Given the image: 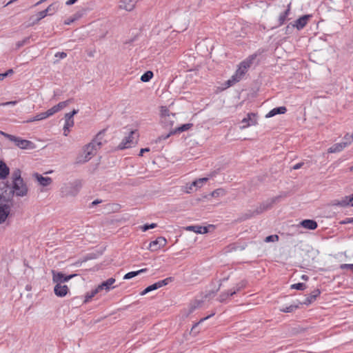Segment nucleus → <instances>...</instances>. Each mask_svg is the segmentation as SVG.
<instances>
[{
    "instance_id": "1",
    "label": "nucleus",
    "mask_w": 353,
    "mask_h": 353,
    "mask_svg": "<svg viewBox=\"0 0 353 353\" xmlns=\"http://www.w3.org/2000/svg\"><path fill=\"white\" fill-rule=\"evenodd\" d=\"M256 54H251L239 63L234 74L232 75V77L226 82L228 87L233 85L243 78V77L247 72L248 70L253 64L254 61L256 59Z\"/></svg>"
},
{
    "instance_id": "2",
    "label": "nucleus",
    "mask_w": 353,
    "mask_h": 353,
    "mask_svg": "<svg viewBox=\"0 0 353 353\" xmlns=\"http://www.w3.org/2000/svg\"><path fill=\"white\" fill-rule=\"evenodd\" d=\"M81 182L79 180L63 183L60 188V194L62 197L75 196L81 188Z\"/></svg>"
},
{
    "instance_id": "3",
    "label": "nucleus",
    "mask_w": 353,
    "mask_h": 353,
    "mask_svg": "<svg viewBox=\"0 0 353 353\" xmlns=\"http://www.w3.org/2000/svg\"><path fill=\"white\" fill-rule=\"evenodd\" d=\"M103 133L99 132L96 137L83 148L84 161H89L95 152L100 148L102 145Z\"/></svg>"
},
{
    "instance_id": "4",
    "label": "nucleus",
    "mask_w": 353,
    "mask_h": 353,
    "mask_svg": "<svg viewBox=\"0 0 353 353\" xmlns=\"http://www.w3.org/2000/svg\"><path fill=\"white\" fill-rule=\"evenodd\" d=\"M12 190L13 193L17 196H24L28 192V188L23 181H13Z\"/></svg>"
},
{
    "instance_id": "5",
    "label": "nucleus",
    "mask_w": 353,
    "mask_h": 353,
    "mask_svg": "<svg viewBox=\"0 0 353 353\" xmlns=\"http://www.w3.org/2000/svg\"><path fill=\"white\" fill-rule=\"evenodd\" d=\"M52 281L55 283H63L68 281L72 278L76 276V274L65 275L61 272H56L55 270L52 271Z\"/></svg>"
},
{
    "instance_id": "6",
    "label": "nucleus",
    "mask_w": 353,
    "mask_h": 353,
    "mask_svg": "<svg viewBox=\"0 0 353 353\" xmlns=\"http://www.w3.org/2000/svg\"><path fill=\"white\" fill-rule=\"evenodd\" d=\"M241 123L243 125L241 128H246L248 127L255 125L257 123L256 114L251 112L247 114V117L242 119Z\"/></svg>"
},
{
    "instance_id": "7",
    "label": "nucleus",
    "mask_w": 353,
    "mask_h": 353,
    "mask_svg": "<svg viewBox=\"0 0 353 353\" xmlns=\"http://www.w3.org/2000/svg\"><path fill=\"white\" fill-rule=\"evenodd\" d=\"M280 199V196H276L270 199V200L266 201L265 202L263 203L255 211L256 214H260L263 212L267 210L268 209L270 208L274 203L279 201Z\"/></svg>"
},
{
    "instance_id": "8",
    "label": "nucleus",
    "mask_w": 353,
    "mask_h": 353,
    "mask_svg": "<svg viewBox=\"0 0 353 353\" xmlns=\"http://www.w3.org/2000/svg\"><path fill=\"white\" fill-rule=\"evenodd\" d=\"M10 213V205L0 200V224L6 221Z\"/></svg>"
},
{
    "instance_id": "9",
    "label": "nucleus",
    "mask_w": 353,
    "mask_h": 353,
    "mask_svg": "<svg viewBox=\"0 0 353 353\" xmlns=\"http://www.w3.org/2000/svg\"><path fill=\"white\" fill-rule=\"evenodd\" d=\"M312 17L310 14H305L296 19L292 26L298 30H302L307 23L308 20Z\"/></svg>"
},
{
    "instance_id": "10",
    "label": "nucleus",
    "mask_w": 353,
    "mask_h": 353,
    "mask_svg": "<svg viewBox=\"0 0 353 353\" xmlns=\"http://www.w3.org/2000/svg\"><path fill=\"white\" fill-rule=\"evenodd\" d=\"M135 133L134 131H131L130 134L128 137H125L122 141L119 143L118 148L120 150H123L126 148H129L133 144V135Z\"/></svg>"
},
{
    "instance_id": "11",
    "label": "nucleus",
    "mask_w": 353,
    "mask_h": 353,
    "mask_svg": "<svg viewBox=\"0 0 353 353\" xmlns=\"http://www.w3.org/2000/svg\"><path fill=\"white\" fill-rule=\"evenodd\" d=\"M69 292V289L66 285H62L61 283H57L54 288V292L56 296L59 297L65 296L68 292Z\"/></svg>"
},
{
    "instance_id": "12",
    "label": "nucleus",
    "mask_w": 353,
    "mask_h": 353,
    "mask_svg": "<svg viewBox=\"0 0 353 353\" xmlns=\"http://www.w3.org/2000/svg\"><path fill=\"white\" fill-rule=\"evenodd\" d=\"M138 0H121L120 8L127 11H131L134 9Z\"/></svg>"
},
{
    "instance_id": "13",
    "label": "nucleus",
    "mask_w": 353,
    "mask_h": 353,
    "mask_svg": "<svg viewBox=\"0 0 353 353\" xmlns=\"http://www.w3.org/2000/svg\"><path fill=\"white\" fill-rule=\"evenodd\" d=\"M115 283V279L114 278H110L107 279L106 281L101 283L100 285H99L98 290L100 291L105 290L106 292H108L110 289H113L115 287H112V285H113Z\"/></svg>"
},
{
    "instance_id": "14",
    "label": "nucleus",
    "mask_w": 353,
    "mask_h": 353,
    "mask_svg": "<svg viewBox=\"0 0 353 353\" xmlns=\"http://www.w3.org/2000/svg\"><path fill=\"white\" fill-rule=\"evenodd\" d=\"M34 176L39 183L43 187L49 185L52 182V179L49 176H43L41 174L38 173L34 174Z\"/></svg>"
},
{
    "instance_id": "15",
    "label": "nucleus",
    "mask_w": 353,
    "mask_h": 353,
    "mask_svg": "<svg viewBox=\"0 0 353 353\" xmlns=\"http://www.w3.org/2000/svg\"><path fill=\"white\" fill-rule=\"evenodd\" d=\"M212 227V225L206 226H199V225H191L186 228L187 230L193 231L196 234H205L208 232L209 228Z\"/></svg>"
},
{
    "instance_id": "16",
    "label": "nucleus",
    "mask_w": 353,
    "mask_h": 353,
    "mask_svg": "<svg viewBox=\"0 0 353 353\" xmlns=\"http://www.w3.org/2000/svg\"><path fill=\"white\" fill-rule=\"evenodd\" d=\"M321 294L319 289L314 290L311 294H308L305 299L302 302L303 304L309 305L314 301Z\"/></svg>"
},
{
    "instance_id": "17",
    "label": "nucleus",
    "mask_w": 353,
    "mask_h": 353,
    "mask_svg": "<svg viewBox=\"0 0 353 353\" xmlns=\"http://www.w3.org/2000/svg\"><path fill=\"white\" fill-rule=\"evenodd\" d=\"M287 111V108L285 106H280L277 108H274L271 110L267 114V118L272 117L276 114H281L285 113Z\"/></svg>"
},
{
    "instance_id": "18",
    "label": "nucleus",
    "mask_w": 353,
    "mask_h": 353,
    "mask_svg": "<svg viewBox=\"0 0 353 353\" xmlns=\"http://www.w3.org/2000/svg\"><path fill=\"white\" fill-rule=\"evenodd\" d=\"M300 225L304 228L309 230H314L317 228V223L311 219H305L301 222Z\"/></svg>"
},
{
    "instance_id": "19",
    "label": "nucleus",
    "mask_w": 353,
    "mask_h": 353,
    "mask_svg": "<svg viewBox=\"0 0 353 353\" xmlns=\"http://www.w3.org/2000/svg\"><path fill=\"white\" fill-rule=\"evenodd\" d=\"M10 173V169L2 161H0V179H5Z\"/></svg>"
},
{
    "instance_id": "20",
    "label": "nucleus",
    "mask_w": 353,
    "mask_h": 353,
    "mask_svg": "<svg viewBox=\"0 0 353 353\" xmlns=\"http://www.w3.org/2000/svg\"><path fill=\"white\" fill-rule=\"evenodd\" d=\"M345 148V143H343V142L337 143L329 148L327 152L329 153H336L342 151Z\"/></svg>"
},
{
    "instance_id": "21",
    "label": "nucleus",
    "mask_w": 353,
    "mask_h": 353,
    "mask_svg": "<svg viewBox=\"0 0 353 353\" xmlns=\"http://www.w3.org/2000/svg\"><path fill=\"white\" fill-rule=\"evenodd\" d=\"M352 194L347 196L343 198L341 200L339 201L337 204L343 207L347 205L353 206V200L352 199Z\"/></svg>"
},
{
    "instance_id": "22",
    "label": "nucleus",
    "mask_w": 353,
    "mask_h": 353,
    "mask_svg": "<svg viewBox=\"0 0 353 353\" xmlns=\"http://www.w3.org/2000/svg\"><path fill=\"white\" fill-rule=\"evenodd\" d=\"M352 194L347 196L343 198L341 200L339 201L337 204L343 207L347 205L353 206V200L352 199Z\"/></svg>"
},
{
    "instance_id": "23",
    "label": "nucleus",
    "mask_w": 353,
    "mask_h": 353,
    "mask_svg": "<svg viewBox=\"0 0 353 353\" xmlns=\"http://www.w3.org/2000/svg\"><path fill=\"white\" fill-rule=\"evenodd\" d=\"M161 122L163 125H168L167 120L170 119L169 110L166 107L162 106L161 109Z\"/></svg>"
},
{
    "instance_id": "24",
    "label": "nucleus",
    "mask_w": 353,
    "mask_h": 353,
    "mask_svg": "<svg viewBox=\"0 0 353 353\" xmlns=\"http://www.w3.org/2000/svg\"><path fill=\"white\" fill-rule=\"evenodd\" d=\"M246 286V281H241V282L238 283L235 287H234L233 289L230 290V294L231 296H233L236 292H239Z\"/></svg>"
},
{
    "instance_id": "25",
    "label": "nucleus",
    "mask_w": 353,
    "mask_h": 353,
    "mask_svg": "<svg viewBox=\"0 0 353 353\" xmlns=\"http://www.w3.org/2000/svg\"><path fill=\"white\" fill-rule=\"evenodd\" d=\"M146 271H147V269L143 268V269H141L137 271L130 272L124 275L123 279H125V280L130 279L132 278L135 277L136 276L139 275L141 273L145 272Z\"/></svg>"
},
{
    "instance_id": "26",
    "label": "nucleus",
    "mask_w": 353,
    "mask_h": 353,
    "mask_svg": "<svg viewBox=\"0 0 353 353\" xmlns=\"http://www.w3.org/2000/svg\"><path fill=\"white\" fill-rule=\"evenodd\" d=\"M208 179H209L208 177L196 179L192 183V186H194V190H196L198 188H201L203 184L208 181Z\"/></svg>"
},
{
    "instance_id": "27",
    "label": "nucleus",
    "mask_w": 353,
    "mask_h": 353,
    "mask_svg": "<svg viewBox=\"0 0 353 353\" xmlns=\"http://www.w3.org/2000/svg\"><path fill=\"white\" fill-rule=\"evenodd\" d=\"M290 4L288 5V8L282 13L280 14L279 17V26H281L286 21L288 16L290 14Z\"/></svg>"
},
{
    "instance_id": "28",
    "label": "nucleus",
    "mask_w": 353,
    "mask_h": 353,
    "mask_svg": "<svg viewBox=\"0 0 353 353\" xmlns=\"http://www.w3.org/2000/svg\"><path fill=\"white\" fill-rule=\"evenodd\" d=\"M0 133L6 138H7L8 140H10L12 142H14L16 146L18 147V144L19 143V141H21V138L3 132H0Z\"/></svg>"
},
{
    "instance_id": "29",
    "label": "nucleus",
    "mask_w": 353,
    "mask_h": 353,
    "mask_svg": "<svg viewBox=\"0 0 353 353\" xmlns=\"http://www.w3.org/2000/svg\"><path fill=\"white\" fill-rule=\"evenodd\" d=\"M99 292H100V290H98V287H97L95 289H93L90 292H87L85 296V300H84L83 303H86L89 302Z\"/></svg>"
},
{
    "instance_id": "30",
    "label": "nucleus",
    "mask_w": 353,
    "mask_h": 353,
    "mask_svg": "<svg viewBox=\"0 0 353 353\" xmlns=\"http://www.w3.org/2000/svg\"><path fill=\"white\" fill-rule=\"evenodd\" d=\"M192 126V123L183 124L181 126L172 130V133H174V134L179 133V134L181 132H185V131L189 130Z\"/></svg>"
},
{
    "instance_id": "31",
    "label": "nucleus",
    "mask_w": 353,
    "mask_h": 353,
    "mask_svg": "<svg viewBox=\"0 0 353 353\" xmlns=\"http://www.w3.org/2000/svg\"><path fill=\"white\" fill-rule=\"evenodd\" d=\"M33 143L30 141L21 139L18 144V147L21 149H28L32 148L31 145Z\"/></svg>"
},
{
    "instance_id": "32",
    "label": "nucleus",
    "mask_w": 353,
    "mask_h": 353,
    "mask_svg": "<svg viewBox=\"0 0 353 353\" xmlns=\"http://www.w3.org/2000/svg\"><path fill=\"white\" fill-rule=\"evenodd\" d=\"M12 179L13 181H22L23 179L21 178V172L19 169H16L12 173Z\"/></svg>"
},
{
    "instance_id": "33",
    "label": "nucleus",
    "mask_w": 353,
    "mask_h": 353,
    "mask_svg": "<svg viewBox=\"0 0 353 353\" xmlns=\"http://www.w3.org/2000/svg\"><path fill=\"white\" fill-rule=\"evenodd\" d=\"M59 5L57 3H52L46 9V10L48 15H52L57 11Z\"/></svg>"
},
{
    "instance_id": "34",
    "label": "nucleus",
    "mask_w": 353,
    "mask_h": 353,
    "mask_svg": "<svg viewBox=\"0 0 353 353\" xmlns=\"http://www.w3.org/2000/svg\"><path fill=\"white\" fill-rule=\"evenodd\" d=\"M159 289V286L157 285V283H153L152 285H150L149 286H148L146 288H145L141 292V295H145L147 293L151 292V291H153V290H157Z\"/></svg>"
},
{
    "instance_id": "35",
    "label": "nucleus",
    "mask_w": 353,
    "mask_h": 353,
    "mask_svg": "<svg viewBox=\"0 0 353 353\" xmlns=\"http://www.w3.org/2000/svg\"><path fill=\"white\" fill-rule=\"evenodd\" d=\"M103 250L97 251V252L89 253L85 256V260L87 261V260L97 259V257H99L100 255H101L103 254Z\"/></svg>"
},
{
    "instance_id": "36",
    "label": "nucleus",
    "mask_w": 353,
    "mask_h": 353,
    "mask_svg": "<svg viewBox=\"0 0 353 353\" xmlns=\"http://www.w3.org/2000/svg\"><path fill=\"white\" fill-rule=\"evenodd\" d=\"M153 77V72L152 71L145 72L141 77V80L143 82H148Z\"/></svg>"
},
{
    "instance_id": "37",
    "label": "nucleus",
    "mask_w": 353,
    "mask_h": 353,
    "mask_svg": "<svg viewBox=\"0 0 353 353\" xmlns=\"http://www.w3.org/2000/svg\"><path fill=\"white\" fill-rule=\"evenodd\" d=\"M353 141V134H349V133H347L344 137H343V141H342L343 143H345V146H348L349 145H350L352 143V142Z\"/></svg>"
},
{
    "instance_id": "38",
    "label": "nucleus",
    "mask_w": 353,
    "mask_h": 353,
    "mask_svg": "<svg viewBox=\"0 0 353 353\" xmlns=\"http://www.w3.org/2000/svg\"><path fill=\"white\" fill-rule=\"evenodd\" d=\"M45 119H46V118L44 114V112H41V113L37 114L34 117L29 119L28 120V122L37 121H41V120Z\"/></svg>"
},
{
    "instance_id": "39",
    "label": "nucleus",
    "mask_w": 353,
    "mask_h": 353,
    "mask_svg": "<svg viewBox=\"0 0 353 353\" xmlns=\"http://www.w3.org/2000/svg\"><path fill=\"white\" fill-rule=\"evenodd\" d=\"M298 308V305H290L288 307H281L279 309V310L281 312H286V313H289V312H294L296 309Z\"/></svg>"
},
{
    "instance_id": "40",
    "label": "nucleus",
    "mask_w": 353,
    "mask_h": 353,
    "mask_svg": "<svg viewBox=\"0 0 353 353\" xmlns=\"http://www.w3.org/2000/svg\"><path fill=\"white\" fill-rule=\"evenodd\" d=\"M74 125V121H65V124L63 126V134L65 136H68L70 128L72 127Z\"/></svg>"
},
{
    "instance_id": "41",
    "label": "nucleus",
    "mask_w": 353,
    "mask_h": 353,
    "mask_svg": "<svg viewBox=\"0 0 353 353\" xmlns=\"http://www.w3.org/2000/svg\"><path fill=\"white\" fill-rule=\"evenodd\" d=\"M230 290H228V291H225V292H222L219 298H218V301L221 303H223L229 296H230L231 295L230 294Z\"/></svg>"
},
{
    "instance_id": "42",
    "label": "nucleus",
    "mask_w": 353,
    "mask_h": 353,
    "mask_svg": "<svg viewBox=\"0 0 353 353\" xmlns=\"http://www.w3.org/2000/svg\"><path fill=\"white\" fill-rule=\"evenodd\" d=\"M279 240V237L277 234H272V235H270V236H268L265 237L264 241L265 243H274V242H276Z\"/></svg>"
},
{
    "instance_id": "43",
    "label": "nucleus",
    "mask_w": 353,
    "mask_h": 353,
    "mask_svg": "<svg viewBox=\"0 0 353 353\" xmlns=\"http://www.w3.org/2000/svg\"><path fill=\"white\" fill-rule=\"evenodd\" d=\"M173 281V278L172 277H168L163 280H161V281H159L157 283V285L159 286V288L163 287V286H165L166 285H168V283H170V282H172Z\"/></svg>"
},
{
    "instance_id": "44",
    "label": "nucleus",
    "mask_w": 353,
    "mask_h": 353,
    "mask_svg": "<svg viewBox=\"0 0 353 353\" xmlns=\"http://www.w3.org/2000/svg\"><path fill=\"white\" fill-rule=\"evenodd\" d=\"M146 248L154 251L159 248H163L165 244H147Z\"/></svg>"
},
{
    "instance_id": "45",
    "label": "nucleus",
    "mask_w": 353,
    "mask_h": 353,
    "mask_svg": "<svg viewBox=\"0 0 353 353\" xmlns=\"http://www.w3.org/2000/svg\"><path fill=\"white\" fill-rule=\"evenodd\" d=\"M77 112H78L77 110H73L71 112L66 113L65 115V121L70 122V121H74L73 117H74V115L77 114Z\"/></svg>"
},
{
    "instance_id": "46",
    "label": "nucleus",
    "mask_w": 353,
    "mask_h": 353,
    "mask_svg": "<svg viewBox=\"0 0 353 353\" xmlns=\"http://www.w3.org/2000/svg\"><path fill=\"white\" fill-rule=\"evenodd\" d=\"M292 289H295L297 290H303L306 288V285L303 283H298L295 284H292L291 285Z\"/></svg>"
},
{
    "instance_id": "47",
    "label": "nucleus",
    "mask_w": 353,
    "mask_h": 353,
    "mask_svg": "<svg viewBox=\"0 0 353 353\" xmlns=\"http://www.w3.org/2000/svg\"><path fill=\"white\" fill-rule=\"evenodd\" d=\"M156 227H157L156 223H150V224L147 223V224H144L143 225L140 226L139 228L143 232H145V231L148 230L149 229H153Z\"/></svg>"
},
{
    "instance_id": "48",
    "label": "nucleus",
    "mask_w": 353,
    "mask_h": 353,
    "mask_svg": "<svg viewBox=\"0 0 353 353\" xmlns=\"http://www.w3.org/2000/svg\"><path fill=\"white\" fill-rule=\"evenodd\" d=\"M224 194V190L221 188L216 189L212 192V196L218 197Z\"/></svg>"
},
{
    "instance_id": "49",
    "label": "nucleus",
    "mask_w": 353,
    "mask_h": 353,
    "mask_svg": "<svg viewBox=\"0 0 353 353\" xmlns=\"http://www.w3.org/2000/svg\"><path fill=\"white\" fill-rule=\"evenodd\" d=\"M70 103V101L69 100H67V101H61L60 103H59L58 104L56 105V106L57 107L59 111L63 110L64 108H65Z\"/></svg>"
},
{
    "instance_id": "50",
    "label": "nucleus",
    "mask_w": 353,
    "mask_h": 353,
    "mask_svg": "<svg viewBox=\"0 0 353 353\" xmlns=\"http://www.w3.org/2000/svg\"><path fill=\"white\" fill-rule=\"evenodd\" d=\"M340 268L341 270L350 269L351 270H353V264L343 263L340 265Z\"/></svg>"
},
{
    "instance_id": "51",
    "label": "nucleus",
    "mask_w": 353,
    "mask_h": 353,
    "mask_svg": "<svg viewBox=\"0 0 353 353\" xmlns=\"http://www.w3.org/2000/svg\"><path fill=\"white\" fill-rule=\"evenodd\" d=\"M48 15V13L46 10H43L41 12H39L37 14V17L39 19H42Z\"/></svg>"
},
{
    "instance_id": "52",
    "label": "nucleus",
    "mask_w": 353,
    "mask_h": 353,
    "mask_svg": "<svg viewBox=\"0 0 353 353\" xmlns=\"http://www.w3.org/2000/svg\"><path fill=\"white\" fill-rule=\"evenodd\" d=\"M174 117V114H172V116L170 115V119H168L167 120V125H164L165 127H169V126H172L173 125V123H174V120L172 119V118Z\"/></svg>"
},
{
    "instance_id": "53",
    "label": "nucleus",
    "mask_w": 353,
    "mask_h": 353,
    "mask_svg": "<svg viewBox=\"0 0 353 353\" xmlns=\"http://www.w3.org/2000/svg\"><path fill=\"white\" fill-rule=\"evenodd\" d=\"M194 186H192V183L190 184H186L185 186V192L187 193H190L194 190Z\"/></svg>"
},
{
    "instance_id": "54",
    "label": "nucleus",
    "mask_w": 353,
    "mask_h": 353,
    "mask_svg": "<svg viewBox=\"0 0 353 353\" xmlns=\"http://www.w3.org/2000/svg\"><path fill=\"white\" fill-rule=\"evenodd\" d=\"M17 103V101H7V102H5V103H2L1 104V105L2 106H9V105H15Z\"/></svg>"
},
{
    "instance_id": "55",
    "label": "nucleus",
    "mask_w": 353,
    "mask_h": 353,
    "mask_svg": "<svg viewBox=\"0 0 353 353\" xmlns=\"http://www.w3.org/2000/svg\"><path fill=\"white\" fill-rule=\"evenodd\" d=\"M174 133H172V130H171L168 134H167L166 135H162L161 137H159V141L161 140H165L167 139L168 138H169L172 134H174Z\"/></svg>"
},
{
    "instance_id": "56",
    "label": "nucleus",
    "mask_w": 353,
    "mask_h": 353,
    "mask_svg": "<svg viewBox=\"0 0 353 353\" xmlns=\"http://www.w3.org/2000/svg\"><path fill=\"white\" fill-rule=\"evenodd\" d=\"M67 56V54L65 52H57L55 54L56 57H59V59H64Z\"/></svg>"
},
{
    "instance_id": "57",
    "label": "nucleus",
    "mask_w": 353,
    "mask_h": 353,
    "mask_svg": "<svg viewBox=\"0 0 353 353\" xmlns=\"http://www.w3.org/2000/svg\"><path fill=\"white\" fill-rule=\"evenodd\" d=\"M43 112L46 116V118L50 117L52 116L53 114H54L53 111L51 110V108H50L49 110H48L47 111Z\"/></svg>"
},
{
    "instance_id": "58",
    "label": "nucleus",
    "mask_w": 353,
    "mask_h": 353,
    "mask_svg": "<svg viewBox=\"0 0 353 353\" xmlns=\"http://www.w3.org/2000/svg\"><path fill=\"white\" fill-rule=\"evenodd\" d=\"M162 241L166 242V239L164 237L161 236V237H159L158 239H157L156 240L151 241L150 243H161Z\"/></svg>"
},
{
    "instance_id": "59",
    "label": "nucleus",
    "mask_w": 353,
    "mask_h": 353,
    "mask_svg": "<svg viewBox=\"0 0 353 353\" xmlns=\"http://www.w3.org/2000/svg\"><path fill=\"white\" fill-rule=\"evenodd\" d=\"M74 21H75V19H73V17H70L68 19H67L65 21V24L66 25H70L72 23H73Z\"/></svg>"
},
{
    "instance_id": "60",
    "label": "nucleus",
    "mask_w": 353,
    "mask_h": 353,
    "mask_svg": "<svg viewBox=\"0 0 353 353\" xmlns=\"http://www.w3.org/2000/svg\"><path fill=\"white\" fill-rule=\"evenodd\" d=\"M82 16V13H80V12H77L75 13L72 17H73V19H75V21L79 19V18H81Z\"/></svg>"
},
{
    "instance_id": "61",
    "label": "nucleus",
    "mask_w": 353,
    "mask_h": 353,
    "mask_svg": "<svg viewBox=\"0 0 353 353\" xmlns=\"http://www.w3.org/2000/svg\"><path fill=\"white\" fill-rule=\"evenodd\" d=\"M303 165V163H298L293 166L294 170L300 169Z\"/></svg>"
},
{
    "instance_id": "62",
    "label": "nucleus",
    "mask_w": 353,
    "mask_h": 353,
    "mask_svg": "<svg viewBox=\"0 0 353 353\" xmlns=\"http://www.w3.org/2000/svg\"><path fill=\"white\" fill-rule=\"evenodd\" d=\"M343 223H353V218H346L343 221Z\"/></svg>"
},
{
    "instance_id": "63",
    "label": "nucleus",
    "mask_w": 353,
    "mask_h": 353,
    "mask_svg": "<svg viewBox=\"0 0 353 353\" xmlns=\"http://www.w3.org/2000/svg\"><path fill=\"white\" fill-rule=\"evenodd\" d=\"M78 0H68L66 1L65 4L67 6H71L75 3Z\"/></svg>"
},
{
    "instance_id": "64",
    "label": "nucleus",
    "mask_w": 353,
    "mask_h": 353,
    "mask_svg": "<svg viewBox=\"0 0 353 353\" xmlns=\"http://www.w3.org/2000/svg\"><path fill=\"white\" fill-rule=\"evenodd\" d=\"M150 151V149L148 148H142L141 150H140V154L139 155L140 156H142L144 152H149Z\"/></svg>"
}]
</instances>
